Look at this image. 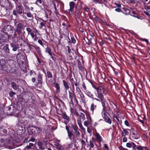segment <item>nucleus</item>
Wrapping results in <instances>:
<instances>
[{
    "label": "nucleus",
    "instance_id": "8",
    "mask_svg": "<svg viewBox=\"0 0 150 150\" xmlns=\"http://www.w3.org/2000/svg\"><path fill=\"white\" fill-rule=\"evenodd\" d=\"M69 98L71 99V103H73V98L74 97V100H75L76 102L77 103L78 101L76 99V96L74 93H72L70 91H69Z\"/></svg>",
    "mask_w": 150,
    "mask_h": 150
},
{
    "label": "nucleus",
    "instance_id": "38",
    "mask_svg": "<svg viewBox=\"0 0 150 150\" xmlns=\"http://www.w3.org/2000/svg\"><path fill=\"white\" fill-rule=\"evenodd\" d=\"M33 144L32 143H30L29 144V145L27 146L26 147V148H27L28 149H31V147L33 146Z\"/></svg>",
    "mask_w": 150,
    "mask_h": 150
},
{
    "label": "nucleus",
    "instance_id": "18",
    "mask_svg": "<svg viewBox=\"0 0 150 150\" xmlns=\"http://www.w3.org/2000/svg\"><path fill=\"white\" fill-rule=\"evenodd\" d=\"M46 51L48 52L51 56V57L53 60H54V57H53L52 52H51V49L50 48L47 47L46 49Z\"/></svg>",
    "mask_w": 150,
    "mask_h": 150
},
{
    "label": "nucleus",
    "instance_id": "31",
    "mask_svg": "<svg viewBox=\"0 0 150 150\" xmlns=\"http://www.w3.org/2000/svg\"><path fill=\"white\" fill-rule=\"evenodd\" d=\"M133 136L132 137V138L134 139H137L140 138V136L139 134L137 132V135L133 134Z\"/></svg>",
    "mask_w": 150,
    "mask_h": 150
},
{
    "label": "nucleus",
    "instance_id": "55",
    "mask_svg": "<svg viewBox=\"0 0 150 150\" xmlns=\"http://www.w3.org/2000/svg\"><path fill=\"white\" fill-rule=\"evenodd\" d=\"M27 31L29 33H31L32 32V30L30 28H26Z\"/></svg>",
    "mask_w": 150,
    "mask_h": 150
},
{
    "label": "nucleus",
    "instance_id": "42",
    "mask_svg": "<svg viewBox=\"0 0 150 150\" xmlns=\"http://www.w3.org/2000/svg\"><path fill=\"white\" fill-rule=\"evenodd\" d=\"M132 148L136 150V148L137 146L134 143L132 142Z\"/></svg>",
    "mask_w": 150,
    "mask_h": 150
},
{
    "label": "nucleus",
    "instance_id": "59",
    "mask_svg": "<svg viewBox=\"0 0 150 150\" xmlns=\"http://www.w3.org/2000/svg\"><path fill=\"white\" fill-rule=\"evenodd\" d=\"M77 122L78 124V125L79 126L80 125H81V120H77Z\"/></svg>",
    "mask_w": 150,
    "mask_h": 150
},
{
    "label": "nucleus",
    "instance_id": "11",
    "mask_svg": "<svg viewBox=\"0 0 150 150\" xmlns=\"http://www.w3.org/2000/svg\"><path fill=\"white\" fill-rule=\"evenodd\" d=\"M37 144L39 149L42 150H44L45 149V147L43 146V143L41 141H38L37 143Z\"/></svg>",
    "mask_w": 150,
    "mask_h": 150
},
{
    "label": "nucleus",
    "instance_id": "44",
    "mask_svg": "<svg viewBox=\"0 0 150 150\" xmlns=\"http://www.w3.org/2000/svg\"><path fill=\"white\" fill-rule=\"evenodd\" d=\"M132 143H127L126 144V146L129 148H131L132 147Z\"/></svg>",
    "mask_w": 150,
    "mask_h": 150
},
{
    "label": "nucleus",
    "instance_id": "34",
    "mask_svg": "<svg viewBox=\"0 0 150 150\" xmlns=\"http://www.w3.org/2000/svg\"><path fill=\"white\" fill-rule=\"evenodd\" d=\"M37 128V135L39 133H40L42 132V129L40 128V127H36Z\"/></svg>",
    "mask_w": 150,
    "mask_h": 150
},
{
    "label": "nucleus",
    "instance_id": "12",
    "mask_svg": "<svg viewBox=\"0 0 150 150\" xmlns=\"http://www.w3.org/2000/svg\"><path fill=\"white\" fill-rule=\"evenodd\" d=\"M77 95L78 96V97H79V96L80 99H81V100H82V101L84 103H85V100L84 99V96L82 91L77 93Z\"/></svg>",
    "mask_w": 150,
    "mask_h": 150
},
{
    "label": "nucleus",
    "instance_id": "57",
    "mask_svg": "<svg viewBox=\"0 0 150 150\" xmlns=\"http://www.w3.org/2000/svg\"><path fill=\"white\" fill-rule=\"evenodd\" d=\"M91 83L93 87L96 90L98 88H97L96 86L92 82H91Z\"/></svg>",
    "mask_w": 150,
    "mask_h": 150
},
{
    "label": "nucleus",
    "instance_id": "26",
    "mask_svg": "<svg viewBox=\"0 0 150 150\" xmlns=\"http://www.w3.org/2000/svg\"><path fill=\"white\" fill-rule=\"evenodd\" d=\"M79 119L80 120L83 121L85 120V115L84 113L81 112L79 116Z\"/></svg>",
    "mask_w": 150,
    "mask_h": 150
},
{
    "label": "nucleus",
    "instance_id": "1",
    "mask_svg": "<svg viewBox=\"0 0 150 150\" xmlns=\"http://www.w3.org/2000/svg\"><path fill=\"white\" fill-rule=\"evenodd\" d=\"M4 68L2 67L1 69L4 71H5L7 73L12 72L14 73L15 69L14 68H15L14 62L13 60H7L4 66Z\"/></svg>",
    "mask_w": 150,
    "mask_h": 150
},
{
    "label": "nucleus",
    "instance_id": "63",
    "mask_svg": "<svg viewBox=\"0 0 150 150\" xmlns=\"http://www.w3.org/2000/svg\"><path fill=\"white\" fill-rule=\"evenodd\" d=\"M104 147L106 149H107V150L109 149V148L107 146V145L106 144H104Z\"/></svg>",
    "mask_w": 150,
    "mask_h": 150
},
{
    "label": "nucleus",
    "instance_id": "16",
    "mask_svg": "<svg viewBox=\"0 0 150 150\" xmlns=\"http://www.w3.org/2000/svg\"><path fill=\"white\" fill-rule=\"evenodd\" d=\"M78 128L74 129V134L76 137H79L80 136V133L78 130Z\"/></svg>",
    "mask_w": 150,
    "mask_h": 150
},
{
    "label": "nucleus",
    "instance_id": "2",
    "mask_svg": "<svg viewBox=\"0 0 150 150\" xmlns=\"http://www.w3.org/2000/svg\"><path fill=\"white\" fill-rule=\"evenodd\" d=\"M16 9H14L13 12V13L14 15L16 16V17H18L17 13L19 14H22L24 11L23 7L21 4L17 5L16 6Z\"/></svg>",
    "mask_w": 150,
    "mask_h": 150
},
{
    "label": "nucleus",
    "instance_id": "33",
    "mask_svg": "<svg viewBox=\"0 0 150 150\" xmlns=\"http://www.w3.org/2000/svg\"><path fill=\"white\" fill-rule=\"evenodd\" d=\"M21 123L18 122V124L17 126V128L18 129H19L20 130L23 131V127L22 126H21L20 125L21 124Z\"/></svg>",
    "mask_w": 150,
    "mask_h": 150
},
{
    "label": "nucleus",
    "instance_id": "54",
    "mask_svg": "<svg viewBox=\"0 0 150 150\" xmlns=\"http://www.w3.org/2000/svg\"><path fill=\"white\" fill-rule=\"evenodd\" d=\"M27 16L29 17H31L32 15L30 13H27L26 14Z\"/></svg>",
    "mask_w": 150,
    "mask_h": 150
},
{
    "label": "nucleus",
    "instance_id": "50",
    "mask_svg": "<svg viewBox=\"0 0 150 150\" xmlns=\"http://www.w3.org/2000/svg\"><path fill=\"white\" fill-rule=\"evenodd\" d=\"M88 123H89L88 121H85L84 122V126L86 127H88Z\"/></svg>",
    "mask_w": 150,
    "mask_h": 150
},
{
    "label": "nucleus",
    "instance_id": "3",
    "mask_svg": "<svg viewBox=\"0 0 150 150\" xmlns=\"http://www.w3.org/2000/svg\"><path fill=\"white\" fill-rule=\"evenodd\" d=\"M66 129L67 131L68 137H69V138L71 140L74 139V135L73 134L72 132L70 131L69 127L67 125L66 126Z\"/></svg>",
    "mask_w": 150,
    "mask_h": 150
},
{
    "label": "nucleus",
    "instance_id": "36",
    "mask_svg": "<svg viewBox=\"0 0 150 150\" xmlns=\"http://www.w3.org/2000/svg\"><path fill=\"white\" fill-rule=\"evenodd\" d=\"M47 76L48 78H52V75L50 71H47Z\"/></svg>",
    "mask_w": 150,
    "mask_h": 150
},
{
    "label": "nucleus",
    "instance_id": "53",
    "mask_svg": "<svg viewBox=\"0 0 150 150\" xmlns=\"http://www.w3.org/2000/svg\"><path fill=\"white\" fill-rule=\"evenodd\" d=\"M136 149L138 150H143V149L141 146H137Z\"/></svg>",
    "mask_w": 150,
    "mask_h": 150
},
{
    "label": "nucleus",
    "instance_id": "24",
    "mask_svg": "<svg viewBox=\"0 0 150 150\" xmlns=\"http://www.w3.org/2000/svg\"><path fill=\"white\" fill-rule=\"evenodd\" d=\"M24 28H16V31L18 34H20V33H22V30Z\"/></svg>",
    "mask_w": 150,
    "mask_h": 150
},
{
    "label": "nucleus",
    "instance_id": "14",
    "mask_svg": "<svg viewBox=\"0 0 150 150\" xmlns=\"http://www.w3.org/2000/svg\"><path fill=\"white\" fill-rule=\"evenodd\" d=\"M75 5V3L71 1L69 3L70 9L69 10L71 11H74V8Z\"/></svg>",
    "mask_w": 150,
    "mask_h": 150
},
{
    "label": "nucleus",
    "instance_id": "64",
    "mask_svg": "<svg viewBox=\"0 0 150 150\" xmlns=\"http://www.w3.org/2000/svg\"><path fill=\"white\" fill-rule=\"evenodd\" d=\"M30 35H31L32 38H34V37H35V35H34V34L33 33H32V32L31 33H30Z\"/></svg>",
    "mask_w": 150,
    "mask_h": 150
},
{
    "label": "nucleus",
    "instance_id": "51",
    "mask_svg": "<svg viewBox=\"0 0 150 150\" xmlns=\"http://www.w3.org/2000/svg\"><path fill=\"white\" fill-rule=\"evenodd\" d=\"M119 149L120 150H128L127 149L121 146L119 147Z\"/></svg>",
    "mask_w": 150,
    "mask_h": 150
},
{
    "label": "nucleus",
    "instance_id": "47",
    "mask_svg": "<svg viewBox=\"0 0 150 150\" xmlns=\"http://www.w3.org/2000/svg\"><path fill=\"white\" fill-rule=\"evenodd\" d=\"M15 94V92L13 91H11L9 93V96L11 97H12Z\"/></svg>",
    "mask_w": 150,
    "mask_h": 150
},
{
    "label": "nucleus",
    "instance_id": "28",
    "mask_svg": "<svg viewBox=\"0 0 150 150\" xmlns=\"http://www.w3.org/2000/svg\"><path fill=\"white\" fill-rule=\"evenodd\" d=\"M54 86H55V88L57 89V92H60V86H59V84L58 83H55L54 84Z\"/></svg>",
    "mask_w": 150,
    "mask_h": 150
},
{
    "label": "nucleus",
    "instance_id": "52",
    "mask_svg": "<svg viewBox=\"0 0 150 150\" xmlns=\"http://www.w3.org/2000/svg\"><path fill=\"white\" fill-rule=\"evenodd\" d=\"M8 8L9 9H11L13 8V6L12 4H9L8 6Z\"/></svg>",
    "mask_w": 150,
    "mask_h": 150
},
{
    "label": "nucleus",
    "instance_id": "6",
    "mask_svg": "<svg viewBox=\"0 0 150 150\" xmlns=\"http://www.w3.org/2000/svg\"><path fill=\"white\" fill-rule=\"evenodd\" d=\"M95 137V139L97 142L100 143L103 141V139L100 134L96 131L95 134L94 135Z\"/></svg>",
    "mask_w": 150,
    "mask_h": 150
},
{
    "label": "nucleus",
    "instance_id": "30",
    "mask_svg": "<svg viewBox=\"0 0 150 150\" xmlns=\"http://www.w3.org/2000/svg\"><path fill=\"white\" fill-rule=\"evenodd\" d=\"M96 105H94V104L92 103L91 104V110L93 112L94 110L96 108Z\"/></svg>",
    "mask_w": 150,
    "mask_h": 150
},
{
    "label": "nucleus",
    "instance_id": "40",
    "mask_svg": "<svg viewBox=\"0 0 150 150\" xmlns=\"http://www.w3.org/2000/svg\"><path fill=\"white\" fill-rule=\"evenodd\" d=\"M142 116H143V120H140L139 118V120L140 122L142 123L143 124H144V121L145 120V117L144 115H142Z\"/></svg>",
    "mask_w": 150,
    "mask_h": 150
},
{
    "label": "nucleus",
    "instance_id": "22",
    "mask_svg": "<svg viewBox=\"0 0 150 150\" xmlns=\"http://www.w3.org/2000/svg\"><path fill=\"white\" fill-rule=\"evenodd\" d=\"M42 75L40 74H39L38 76V83H42Z\"/></svg>",
    "mask_w": 150,
    "mask_h": 150
},
{
    "label": "nucleus",
    "instance_id": "41",
    "mask_svg": "<svg viewBox=\"0 0 150 150\" xmlns=\"http://www.w3.org/2000/svg\"><path fill=\"white\" fill-rule=\"evenodd\" d=\"M123 131L125 133V136L126 135H128L129 134V132L127 130L123 128Z\"/></svg>",
    "mask_w": 150,
    "mask_h": 150
},
{
    "label": "nucleus",
    "instance_id": "5",
    "mask_svg": "<svg viewBox=\"0 0 150 150\" xmlns=\"http://www.w3.org/2000/svg\"><path fill=\"white\" fill-rule=\"evenodd\" d=\"M102 115L105 122H108L110 124H111L112 121L106 115L105 111L102 112Z\"/></svg>",
    "mask_w": 150,
    "mask_h": 150
},
{
    "label": "nucleus",
    "instance_id": "15",
    "mask_svg": "<svg viewBox=\"0 0 150 150\" xmlns=\"http://www.w3.org/2000/svg\"><path fill=\"white\" fill-rule=\"evenodd\" d=\"M4 50V52L8 54L10 53V50L8 48V45L7 44H6L3 47Z\"/></svg>",
    "mask_w": 150,
    "mask_h": 150
},
{
    "label": "nucleus",
    "instance_id": "7",
    "mask_svg": "<svg viewBox=\"0 0 150 150\" xmlns=\"http://www.w3.org/2000/svg\"><path fill=\"white\" fill-rule=\"evenodd\" d=\"M100 99L102 106L103 107V110L105 111V108L107 107L108 106V103L104 100L103 97H101L100 98Z\"/></svg>",
    "mask_w": 150,
    "mask_h": 150
},
{
    "label": "nucleus",
    "instance_id": "39",
    "mask_svg": "<svg viewBox=\"0 0 150 150\" xmlns=\"http://www.w3.org/2000/svg\"><path fill=\"white\" fill-rule=\"evenodd\" d=\"M81 143L82 147H85L86 145V143L85 141L83 140L82 139L81 140Z\"/></svg>",
    "mask_w": 150,
    "mask_h": 150
},
{
    "label": "nucleus",
    "instance_id": "9",
    "mask_svg": "<svg viewBox=\"0 0 150 150\" xmlns=\"http://www.w3.org/2000/svg\"><path fill=\"white\" fill-rule=\"evenodd\" d=\"M98 94H99L101 96L103 97V94L104 93V89L103 87L100 86L98 87L96 90Z\"/></svg>",
    "mask_w": 150,
    "mask_h": 150
},
{
    "label": "nucleus",
    "instance_id": "4",
    "mask_svg": "<svg viewBox=\"0 0 150 150\" xmlns=\"http://www.w3.org/2000/svg\"><path fill=\"white\" fill-rule=\"evenodd\" d=\"M22 22V21H18L16 19L14 21L15 25H16V28H24V25Z\"/></svg>",
    "mask_w": 150,
    "mask_h": 150
},
{
    "label": "nucleus",
    "instance_id": "25",
    "mask_svg": "<svg viewBox=\"0 0 150 150\" xmlns=\"http://www.w3.org/2000/svg\"><path fill=\"white\" fill-rule=\"evenodd\" d=\"M64 86L66 90H68L69 88V86L68 83L64 80H63Z\"/></svg>",
    "mask_w": 150,
    "mask_h": 150
},
{
    "label": "nucleus",
    "instance_id": "48",
    "mask_svg": "<svg viewBox=\"0 0 150 150\" xmlns=\"http://www.w3.org/2000/svg\"><path fill=\"white\" fill-rule=\"evenodd\" d=\"M71 126L74 129H76L77 128H78V127L77 125H74L73 124H71Z\"/></svg>",
    "mask_w": 150,
    "mask_h": 150
},
{
    "label": "nucleus",
    "instance_id": "61",
    "mask_svg": "<svg viewBox=\"0 0 150 150\" xmlns=\"http://www.w3.org/2000/svg\"><path fill=\"white\" fill-rule=\"evenodd\" d=\"M79 10L76 11L75 12L76 15V16L79 15Z\"/></svg>",
    "mask_w": 150,
    "mask_h": 150
},
{
    "label": "nucleus",
    "instance_id": "46",
    "mask_svg": "<svg viewBox=\"0 0 150 150\" xmlns=\"http://www.w3.org/2000/svg\"><path fill=\"white\" fill-rule=\"evenodd\" d=\"M87 131L90 134L92 132V129L90 128L89 127H87Z\"/></svg>",
    "mask_w": 150,
    "mask_h": 150
},
{
    "label": "nucleus",
    "instance_id": "23",
    "mask_svg": "<svg viewBox=\"0 0 150 150\" xmlns=\"http://www.w3.org/2000/svg\"><path fill=\"white\" fill-rule=\"evenodd\" d=\"M11 85L12 86V87L15 90H17L18 88V85H17L16 83L13 82H12L11 83Z\"/></svg>",
    "mask_w": 150,
    "mask_h": 150
},
{
    "label": "nucleus",
    "instance_id": "58",
    "mask_svg": "<svg viewBox=\"0 0 150 150\" xmlns=\"http://www.w3.org/2000/svg\"><path fill=\"white\" fill-rule=\"evenodd\" d=\"M125 124L127 126H129V123L128 121L127 120H126L125 121Z\"/></svg>",
    "mask_w": 150,
    "mask_h": 150
},
{
    "label": "nucleus",
    "instance_id": "35",
    "mask_svg": "<svg viewBox=\"0 0 150 150\" xmlns=\"http://www.w3.org/2000/svg\"><path fill=\"white\" fill-rule=\"evenodd\" d=\"M132 132L133 134L137 135V132L133 128H132L130 130Z\"/></svg>",
    "mask_w": 150,
    "mask_h": 150
},
{
    "label": "nucleus",
    "instance_id": "20",
    "mask_svg": "<svg viewBox=\"0 0 150 150\" xmlns=\"http://www.w3.org/2000/svg\"><path fill=\"white\" fill-rule=\"evenodd\" d=\"M62 117L64 119L66 120H70L69 117L67 116L65 112H63L62 113Z\"/></svg>",
    "mask_w": 150,
    "mask_h": 150
},
{
    "label": "nucleus",
    "instance_id": "60",
    "mask_svg": "<svg viewBox=\"0 0 150 150\" xmlns=\"http://www.w3.org/2000/svg\"><path fill=\"white\" fill-rule=\"evenodd\" d=\"M127 138L125 137H123V142H126L127 141Z\"/></svg>",
    "mask_w": 150,
    "mask_h": 150
},
{
    "label": "nucleus",
    "instance_id": "17",
    "mask_svg": "<svg viewBox=\"0 0 150 150\" xmlns=\"http://www.w3.org/2000/svg\"><path fill=\"white\" fill-rule=\"evenodd\" d=\"M7 10L5 8H2L1 10V14L3 16H6L7 14Z\"/></svg>",
    "mask_w": 150,
    "mask_h": 150
},
{
    "label": "nucleus",
    "instance_id": "62",
    "mask_svg": "<svg viewBox=\"0 0 150 150\" xmlns=\"http://www.w3.org/2000/svg\"><path fill=\"white\" fill-rule=\"evenodd\" d=\"M144 13L149 16L150 17V14L146 11H144Z\"/></svg>",
    "mask_w": 150,
    "mask_h": 150
},
{
    "label": "nucleus",
    "instance_id": "29",
    "mask_svg": "<svg viewBox=\"0 0 150 150\" xmlns=\"http://www.w3.org/2000/svg\"><path fill=\"white\" fill-rule=\"evenodd\" d=\"M18 34V38L19 39L23 40L24 38V36L22 34V33H20V34Z\"/></svg>",
    "mask_w": 150,
    "mask_h": 150
},
{
    "label": "nucleus",
    "instance_id": "19",
    "mask_svg": "<svg viewBox=\"0 0 150 150\" xmlns=\"http://www.w3.org/2000/svg\"><path fill=\"white\" fill-rule=\"evenodd\" d=\"M6 60L4 59H1L0 60V66L1 67V68L2 67L4 68V66L5 64Z\"/></svg>",
    "mask_w": 150,
    "mask_h": 150
},
{
    "label": "nucleus",
    "instance_id": "32",
    "mask_svg": "<svg viewBox=\"0 0 150 150\" xmlns=\"http://www.w3.org/2000/svg\"><path fill=\"white\" fill-rule=\"evenodd\" d=\"M109 81L111 84L113 85L115 84V81L112 78H110L109 79Z\"/></svg>",
    "mask_w": 150,
    "mask_h": 150
},
{
    "label": "nucleus",
    "instance_id": "56",
    "mask_svg": "<svg viewBox=\"0 0 150 150\" xmlns=\"http://www.w3.org/2000/svg\"><path fill=\"white\" fill-rule=\"evenodd\" d=\"M67 47L68 52L69 54H70L71 52V49H70V47H69V46H68Z\"/></svg>",
    "mask_w": 150,
    "mask_h": 150
},
{
    "label": "nucleus",
    "instance_id": "43",
    "mask_svg": "<svg viewBox=\"0 0 150 150\" xmlns=\"http://www.w3.org/2000/svg\"><path fill=\"white\" fill-rule=\"evenodd\" d=\"M132 13L133 14V15H131L132 16H133L137 18H139L135 16V15L137 14L134 11H132Z\"/></svg>",
    "mask_w": 150,
    "mask_h": 150
},
{
    "label": "nucleus",
    "instance_id": "27",
    "mask_svg": "<svg viewBox=\"0 0 150 150\" xmlns=\"http://www.w3.org/2000/svg\"><path fill=\"white\" fill-rule=\"evenodd\" d=\"M130 11L127 9L124 8L123 9V13L125 15H128L130 13Z\"/></svg>",
    "mask_w": 150,
    "mask_h": 150
},
{
    "label": "nucleus",
    "instance_id": "45",
    "mask_svg": "<svg viewBox=\"0 0 150 150\" xmlns=\"http://www.w3.org/2000/svg\"><path fill=\"white\" fill-rule=\"evenodd\" d=\"M71 42L73 44H74L76 42V40L74 37H71Z\"/></svg>",
    "mask_w": 150,
    "mask_h": 150
},
{
    "label": "nucleus",
    "instance_id": "49",
    "mask_svg": "<svg viewBox=\"0 0 150 150\" xmlns=\"http://www.w3.org/2000/svg\"><path fill=\"white\" fill-rule=\"evenodd\" d=\"M76 92L77 93H78V92H79L81 91L79 87H76Z\"/></svg>",
    "mask_w": 150,
    "mask_h": 150
},
{
    "label": "nucleus",
    "instance_id": "13",
    "mask_svg": "<svg viewBox=\"0 0 150 150\" xmlns=\"http://www.w3.org/2000/svg\"><path fill=\"white\" fill-rule=\"evenodd\" d=\"M11 47L12 48V50L14 51H16L17 49L19 48V46L18 44L11 43Z\"/></svg>",
    "mask_w": 150,
    "mask_h": 150
},
{
    "label": "nucleus",
    "instance_id": "10",
    "mask_svg": "<svg viewBox=\"0 0 150 150\" xmlns=\"http://www.w3.org/2000/svg\"><path fill=\"white\" fill-rule=\"evenodd\" d=\"M30 132L33 135H37V128L36 127H32L30 128Z\"/></svg>",
    "mask_w": 150,
    "mask_h": 150
},
{
    "label": "nucleus",
    "instance_id": "21",
    "mask_svg": "<svg viewBox=\"0 0 150 150\" xmlns=\"http://www.w3.org/2000/svg\"><path fill=\"white\" fill-rule=\"evenodd\" d=\"M54 145L59 150H61L63 148V146L60 145L58 143H55Z\"/></svg>",
    "mask_w": 150,
    "mask_h": 150
},
{
    "label": "nucleus",
    "instance_id": "37",
    "mask_svg": "<svg viewBox=\"0 0 150 150\" xmlns=\"http://www.w3.org/2000/svg\"><path fill=\"white\" fill-rule=\"evenodd\" d=\"M89 146L90 148H93L94 147V145L93 142V141L90 140L89 142Z\"/></svg>",
    "mask_w": 150,
    "mask_h": 150
}]
</instances>
